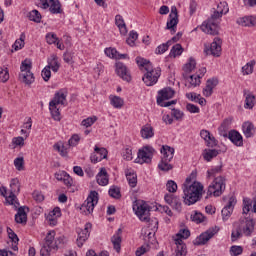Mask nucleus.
Returning a JSON list of instances; mask_svg holds the SVG:
<instances>
[{
  "label": "nucleus",
  "instance_id": "51",
  "mask_svg": "<svg viewBox=\"0 0 256 256\" xmlns=\"http://www.w3.org/2000/svg\"><path fill=\"white\" fill-rule=\"evenodd\" d=\"M53 147H54L55 151H59L61 157H67L69 152L67 151V147H65V145L56 143V144H54Z\"/></svg>",
  "mask_w": 256,
  "mask_h": 256
},
{
  "label": "nucleus",
  "instance_id": "31",
  "mask_svg": "<svg viewBox=\"0 0 256 256\" xmlns=\"http://www.w3.org/2000/svg\"><path fill=\"white\" fill-rule=\"evenodd\" d=\"M49 3L50 13H52L53 15H59L63 13V9H61V2H59V0H49Z\"/></svg>",
  "mask_w": 256,
  "mask_h": 256
},
{
  "label": "nucleus",
  "instance_id": "14",
  "mask_svg": "<svg viewBox=\"0 0 256 256\" xmlns=\"http://www.w3.org/2000/svg\"><path fill=\"white\" fill-rule=\"evenodd\" d=\"M11 192L8 198H6V201L9 203V205H14L15 209L19 208V202H17L15 199H17V196H15V193H19L20 186H19V180L17 178H14L11 180Z\"/></svg>",
  "mask_w": 256,
  "mask_h": 256
},
{
  "label": "nucleus",
  "instance_id": "21",
  "mask_svg": "<svg viewBox=\"0 0 256 256\" xmlns=\"http://www.w3.org/2000/svg\"><path fill=\"white\" fill-rule=\"evenodd\" d=\"M25 210L29 211V207L21 206L18 208L17 213L15 215L16 223H19L21 225L27 224V212Z\"/></svg>",
  "mask_w": 256,
  "mask_h": 256
},
{
  "label": "nucleus",
  "instance_id": "24",
  "mask_svg": "<svg viewBox=\"0 0 256 256\" xmlns=\"http://www.w3.org/2000/svg\"><path fill=\"white\" fill-rule=\"evenodd\" d=\"M123 233V230L119 228L115 235L112 236L111 241L113 248L115 249L116 253L121 252V235Z\"/></svg>",
  "mask_w": 256,
  "mask_h": 256
},
{
  "label": "nucleus",
  "instance_id": "36",
  "mask_svg": "<svg viewBox=\"0 0 256 256\" xmlns=\"http://www.w3.org/2000/svg\"><path fill=\"white\" fill-rule=\"evenodd\" d=\"M47 67H50V69H52V71H54V73H57V71H59V68L61 67V65L59 64V61L57 60V56L52 55V59L50 61H48Z\"/></svg>",
  "mask_w": 256,
  "mask_h": 256
},
{
  "label": "nucleus",
  "instance_id": "11",
  "mask_svg": "<svg viewBox=\"0 0 256 256\" xmlns=\"http://www.w3.org/2000/svg\"><path fill=\"white\" fill-rule=\"evenodd\" d=\"M219 233V226H214L212 228H209L202 234H200L195 240H194V245L199 246V245H205L207 244L215 235Z\"/></svg>",
  "mask_w": 256,
  "mask_h": 256
},
{
  "label": "nucleus",
  "instance_id": "34",
  "mask_svg": "<svg viewBox=\"0 0 256 256\" xmlns=\"http://www.w3.org/2000/svg\"><path fill=\"white\" fill-rule=\"evenodd\" d=\"M231 123H233V117L226 118L222 122L221 127L219 128L220 135H222V137H227V132L225 129H229Z\"/></svg>",
  "mask_w": 256,
  "mask_h": 256
},
{
  "label": "nucleus",
  "instance_id": "59",
  "mask_svg": "<svg viewBox=\"0 0 256 256\" xmlns=\"http://www.w3.org/2000/svg\"><path fill=\"white\" fill-rule=\"evenodd\" d=\"M191 220L194 221V223H203L205 216L201 214V212L195 211L194 215H191Z\"/></svg>",
  "mask_w": 256,
  "mask_h": 256
},
{
  "label": "nucleus",
  "instance_id": "19",
  "mask_svg": "<svg viewBox=\"0 0 256 256\" xmlns=\"http://www.w3.org/2000/svg\"><path fill=\"white\" fill-rule=\"evenodd\" d=\"M174 96H175V90H173V88L171 87H165L158 92L157 104L161 105L163 101L173 99Z\"/></svg>",
  "mask_w": 256,
  "mask_h": 256
},
{
  "label": "nucleus",
  "instance_id": "52",
  "mask_svg": "<svg viewBox=\"0 0 256 256\" xmlns=\"http://www.w3.org/2000/svg\"><path fill=\"white\" fill-rule=\"evenodd\" d=\"M9 81V70L7 68L0 67V82L7 83Z\"/></svg>",
  "mask_w": 256,
  "mask_h": 256
},
{
  "label": "nucleus",
  "instance_id": "29",
  "mask_svg": "<svg viewBox=\"0 0 256 256\" xmlns=\"http://www.w3.org/2000/svg\"><path fill=\"white\" fill-rule=\"evenodd\" d=\"M176 243V256L187 255V245L181 239H175Z\"/></svg>",
  "mask_w": 256,
  "mask_h": 256
},
{
  "label": "nucleus",
  "instance_id": "8",
  "mask_svg": "<svg viewBox=\"0 0 256 256\" xmlns=\"http://www.w3.org/2000/svg\"><path fill=\"white\" fill-rule=\"evenodd\" d=\"M20 69L22 73L19 75V79L22 83H25V85L35 83V76L33 75V72H31V61L24 60Z\"/></svg>",
  "mask_w": 256,
  "mask_h": 256
},
{
  "label": "nucleus",
  "instance_id": "45",
  "mask_svg": "<svg viewBox=\"0 0 256 256\" xmlns=\"http://www.w3.org/2000/svg\"><path fill=\"white\" fill-rule=\"evenodd\" d=\"M243 237V232L241 230V227H237L235 230L232 231L231 233V241L235 243V241H239Z\"/></svg>",
  "mask_w": 256,
  "mask_h": 256
},
{
  "label": "nucleus",
  "instance_id": "61",
  "mask_svg": "<svg viewBox=\"0 0 256 256\" xmlns=\"http://www.w3.org/2000/svg\"><path fill=\"white\" fill-rule=\"evenodd\" d=\"M243 204H244V206H243V213L245 215H247V213H249V211H251V207L253 205V202L251 201V199L245 198L243 200Z\"/></svg>",
  "mask_w": 256,
  "mask_h": 256
},
{
  "label": "nucleus",
  "instance_id": "40",
  "mask_svg": "<svg viewBox=\"0 0 256 256\" xmlns=\"http://www.w3.org/2000/svg\"><path fill=\"white\" fill-rule=\"evenodd\" d=\"M12 47L15 51H19V49H23V47H25V33L20 35V39L16 40Z\"/></svg>",
  "mask_w": 256,
  "mask_h": 256
},
{
  "label": "nucleus",
  "instance_id": "39",
  "mask_svg": "<svg viewBox=\"0 0 256 256\" xmlns=\"http://www.w3.org/2000/svg\"><path fill=\"white\" fill-rule=\"evenodd\" d=\"M110 103L115 109H121L124 105L123 99L119 96L112 97Z\"/></svg>",
  "mask_w": 256,
  "mask_h": 256
},
{
  "label": "nucleus",
  "instance_id": "32",
  "mask_svg": "<svg viewBox=\"0 0 256 256\" xmlns=\"http://www.w3.org/2000/svg\"><path fill=\"white\" fill-rule=\"evenodd\" d=\"M140 133H141L142 139H151L155 135V132H154L152 126L149 124L144 125L141 128Z\"/></svg>",
  "mask_w": 256,
  "mask_h": 256
},
{
  "label": "nucleus",
  "instance_id": "9",
  "mask_svg": "<svg viewBox=\"0 0 256 256\" xmlns=\"http://www.w3.org/2000/svg\"><path fill=\"white\" fill-rule=\"evenodd\" d=\"M52 251H57V245H55V231H49L45 237V243L43 244L40 255L50 256Z\"/></svg>",
  "mask_w": 256,
  "mask_h": 256
},
{
  "label": "nucleus",
  "instance_id": "33",
  "mask_svg": "<svg viewBox=\"0 0 256 256\" xmlns=\"http://www.w3.org/2000/svg\"><path fill=\"white\" fill-rule=\"evenodd\" d=\"M115 23L122 35H127V25H125V20H123V16L116 15Z\"/></svg>",
  "mask_w": 256,
  "mask_h": 256
},
{
  "label": "nucleus",
  "instance_id": "13",
  "mask_svg": "<svg viewBox=\"0 0 256 256\" xmlns=\"http://www.w3.org/2000/svg\"><path fill=\"white\" fill-rule=\"evenodd\" d=\"M153 153H155V149L151 146H145L143 149L138 151V160L137 163L143 165V163H151V159H153Z\"/></svg>",
  "mask_w": 256,
  "mask_h": 256
},
{
  "label": "nucleus",
  "instance_id": "1",
  "mask_svg": "<svg viewBox=\"0 0 256 256\" xmlns=\"http://www.w3.org/2000/svg\"><path fill=\"white\" fill-rule=\"evenodd\" d=\"M183 193L185 205H195L203 198V186L199 182H193L190 186L183 184Z\"/></svg>",
  "mask_w": 256,
  "mask_h": 256
},
{
  "label": "nucleus",
  "instance_id": "12",
  "mask_svg": "<svg viewBox=\"0 0 256 256\" xmlns=\"http://www.w3.org/2000/svg\"><path fill=\"white\" fill-rule=\"evenodd\" d=\"M179 24V14L177 12V7L172 6L171 12L169 14V18L166 24V29L171 32V35H175L177 33V25Z\"/></svg>",
  "mask_w": 256,
  "mask_h": 256
},
{
  "label": "nucleus",
  "instance_id": "16",
  "mask_svg": "<svg viewBox=\"0 0 256 256\" xmlns=\"http://www.w3.org/2000/svg\"><path fill=\"white\" fill-rule=\"evenodd\" d=\"M206 55H213V57H221V38H214L209 48L204 49Z\"/></svg>",
  "mask_w": 256,
  "mask_h": 256
},
{
  "label": "nucleus",
  "instance_id": "2",
  "mask_svg": "<svg viewBox=\"0 0 256 256\" xmlns=\"http://www.w3.org/2000/svg\"><path fill=\"white\" fill-rule=\"evenodd\" d=\"M160 153L162 157L158 164V168L160 171H171V169H173V165L170 163L173 161V157L175 156V148L169 145H163L160 149Z\"/></svg>",
  "mask_w": 256,
  "mask_h": 256
},
{
  "label": "nucleus",
  "instance_id": "42",
  "mask_svg": "<svg viewBox=\"0 0 256 256\" xmlns=\"http://www.w3.org/2000/svg\"><path fill=\"white\" fill-rule=\"evenodd\" d=\"M108 193L113 199H121V189L117 186H112Z\"/></svg>",
  "mask_w": 256,
  "mask_h": 256
},
{
  "label": "nucleus",
  "instance_id": "38",
  "mask_svg": "<svg viewBox=\"0 0 256 256\" xmlns=\"http://www.w3.org/2000/svg\"><path fill=\"white\" fill-rule=\"evenodd\" d=\"M255 67V60H251L246 65L242 67L243 75H251L253 73V69Z\"/></svg>",
  "mask_w": 256,
  "mask_h": 256
},
{
  "label": "nucleus",
  "instance_id": "47",
  "mask_svg": "<svg viewBox=\"0 0 256 256\" xmlns=\"http://www.w3.org/2000/svg\"><path fill=\"white\" fill-rule=\"evenodd\" d=\"M122 157L125 161H133V150L131 147H126L122 150Z\"/></svg>",
  "mask_w": 256,
  "mask_h": 256
},
{
  "label": "nucleus",
  "instance_id": "37",
  "mask_svg": "<svg viewBox=\"0 0 256 256\" xmlns=\"http://www.w3.org/2000/svg\"><path fill=\"white\" fill-rule=\"evenodd\" d=\"M183 53V46L181 44H175L170 50V57H179Z\"/></svg>",
  "mask_w": 256,
  "mask_h": 256
},
{
  "label": "nucleus",
  "instance_id": "60",
  "mask_svg": "<svg viewBox=\"0 0 256 256\" xmlns=\"http://www.w3.org/2000/svg\"><path fill=\"white\" fill-rule=\"evenodd\" d=\"M59 41V38H57V35L55 33H48L46 35V42L48 45H55Z\"/></svg>",
  "mask_w": 256,
  "mask_h": 256
},
{
  "label": "nucleus",
  "instance_id": "58",
  "mask_svg": "<svg viewBox=\"0 0 256 256\" xmlns=\"http://www.w3.org/2000/svg\"><path fill=\"white\" fill-rule=\"evenodd\" d=\"M104 53L110 59H117L118 51L115 48H111V47L110 48H106L104 50Z\"/></svg>",
  "mask_w": 256,
  "mask_h": 256
},
{
  "label": "nucleus",
  "instance_id": "25",
  "mask_svg": "<svg viewBox=\"0 0 256 256\" xmlns=\"http://www.w3.org/2000/svg\"><path fill=\"white\" fill-rule=\"evenodd\" d=\"M220 153H221V150L204 149L202 156L204 161H207L209 163L210 161H213V159H215V157H217Z\"/></svg>",
  "mask_w": 256,
  "mask_h": 256
},
{
  "label": "nucleus",
  "instance_id": "10",
  "mask_svg": "<svg viewBox=\"0 0 256 256\" xmlns=\"http://www.w3.org/2000/svg\"><path fill=\"white\" fill-rule=\"evenodd\" d=\"M225 177L224 176H218L216 177L212 185L208 187V194L214 195V197H220V195H223V191H225Z\"/></svg>",
  "mask_w": 256,
  "mask_h": 256
},
{
  "label": "nucleus",
  "instance_id": "20",
  "mask_svg": "<svg viewBox=\"0 0 256 256\" xmlns=\"http://www.w3.org/2000/svg\"><path fill=\"white\" fill-rule=\"evenodd\" d=\"M219 85V79L211 78L206 81V86L203 89L204 97H211L213 95V90Z\"/></svg>",
  "mask_w": 256,
  "mask_h": 256
},
{
  "label": "nucleus",
  "instance_id": "48",
  "mask_svg": "<svg viewBox=\"0 0 256 256\" xmlns=\"http://www.w3.org/2000/svg\"><path fill=\"white\" fill-rule=\"evenodd\" d=\"M254 105H255V96L253 94H247L245 99V108L253 109Z\"/></svg>",
  "mask_w": 256,
  "mask_h": 256
},
{
  "label": "nucleus",
  "instance_id": "6",
  "mask_svg": "<svg viewBox=\"0 0 256 256\" xmlns=\"http://www.w3.org/2000/svg\"><path fill=\"white\" fill-rule=\"evenodd\" d=\"M99 203V192L93 190L89 193L87 199L80 207V211L84 213V215H91L95 209V205Z\"/></svg>",
  "mask_w": 256,
  "mask_h": 256
},
{
  "label": "nucleus",
  "instance_id": "3",
  "mask_svg": "<svg viewBox=\"0 0 256 256\" xmlns=\"http://www.w3.org/2000/svg\"><path fill=\"white\" fill-rule=\"evenodd\" d=\"M67 102V94L63 91L56 92L54 98L49 103L50 113L54 121H61V112L57 105H65Z\"/></svg>",
  "mask_w": 256,
  "mask_h": 256
},
{
  "label": "nucleus",
  "instance_id": "23",
  "mask_svg": "<svg viewBox=\"0 0 256 256\" xmlns=\"http://www.w3.org/2000/svg\"><path fill=\"white\" fill-rule=\"evenodd\" d=\"M227 137L236 147H243V136L237 130H231Z\"/></svg>",
  "mask_w": 256,
  "mask_h": 256
},
{
  "label": "nucleus",
  "instance_id": "22",
  "mask_svg": "<svg viewBox=\"0 0 256 256\" xmlns=\"http://www.w3.org/2000/svg\"><path fill=\"white\" fill-rule=\"evenodd\" d=\"M241 231L245 237H251L253 235V231H255V222L253 219H248L245 221L244 225L239 226Z\"/></svg>",
  "mask_w": 256,
  "mask_h": 256
},
{
  "label": "nucleus",
  "instance_id": "64",
  "mask_svg": "<svg viewBox=\"0 0 256 256\" xmlns=\"http://www.w3.org/2000/svg\"><path fill=\"white\" fill-rule=\"evenodd\" d=\"M231 213H233V210L231 208L224 207L222 209V219L223 221H227L229 217H231Z\"/></svg>",
  "mask_w": 256,
  "mask_h": 256
},
{
  "label": "nucleus",
  "instance_id": "46",
  "mask_svg": "<svg viewBox=\"0 0 256 256\" xmlns=\"http://www.w3.org/2000/svg\"><path fill=\"white\" fill-rule=\"evenodd\" d=\"M189 79H190V85L188 86L189 88L199 87V85H201V75H191Z\"/></svg>",
  "mask_w": 256,
  "mask_h": 256
},
{
  "label": "nucleus",
  "instance_id": "41",
  "mask_svg": "<svg viewBox=\"0 0 256 256\" xmlns=\"http://www.w3.org/2000/svg\"><path fill=\"white\" fill-rule=\"evenodd\" d=\"M28 19L34 21V23H41V13L38 10H32L28 15Z\"/></svg>",
  "mask_w": 256,
  "mask_h": 256
},
{
  "label": "nucleus",
  "instance_id": "15",
  "mask_svg": "<svg viewBox=\"0 0 256 256\" xmlns=\"http://www.w3.org/2000/svg\"><path fill=\"white\" fill-rule=\"evenodd\" d=\"M164 201L167 203V205H170L174 211H177V213H181L183 206L181 203V198L174 194H166L164 196Z\"/></svg>",
  "mask_w": 256,
  "mask_h": 256
},
{
  "label": "nucleus",
  "instance_id": "57",
  "mask_svg": "<svg viewBox=\"0 0 256 256\" xmlns=\"http://www.w3.org/2000/svg\"><path fill=\"white\" fill-rule=\"evenodd\" d=\"M166 189L169 193H177V183L173 180H168L166 183Z\"/></svg>",
  "mask_w": 256,
  "mask_h": 256
},
{
  "label": "nucleus",
  "instance_id": "50",
  "mask_svg": "<svg viewBox=\"0 0 256 256\" xmlns=\"http://www.w3.org/2000/svg\"><path fill=\"white\" fill-rule=\"evenodd\" d=\"M176 237V239H181V241H183V239H189V237H191V231H189V229H180Z\"/></svg>",
  "mask_w": 256,
  "mask_h": 256
},
{
  "label": "nucleus",
  "instance_id": "53",
  "mask_svg": "<svg viewBox=\"0 0 256 256\" xmlns=\"http://www.w3.org/2000/svg\"><path fill=\"white\" fill-rule=\"evenodd\" d=\"M97 121V116H91L84 120H82L81 125L82 127H91Z\"/></svg>",
  "mask_w": 256,
  "mask_h": 256
},
{
  "label": "nucleus",
  "instance_id": "17",
  "mask_svg": "<svg viewBox=\"0 0 256 256\" xmlns=\"http://www.w3.org/2000/svg\"><path fill=\"white\" fill-rule=\"evenodd\" d=\"M89 227H91V223H87L84 229H81V228L76 229V233L78 235V238L76 239V243L78 247H83V245L85 244V241L89 239V235H90Z\"/></svg>",
  "mask_w": 256,
  "mask_h": 256
},
{
  "label": "nucleus",
  "instance_id": "56",
  "mask_svg": "<svg viewBox=\"0 0 256 256\" xmlns=\"http://www.w3.org/2000/svg\"><path fill=\"white\" fill-rule=\"evenodd\" d=\"M14 165L17 171H23L25 169V160L23 159V157H18L14 160Z\"/></svg>",
  "mask_w": 256,
  "mask_h": 256
},
{
  "label": "nucleus",
  "instance_id": "7",
  "mask_svg": "<svg viewBox=\"0 0 256 256\" xmlns=\"http://www.w3.org/2000/svg\"><path fill=\"white\" fill-rule=\"evenodd\" d=\"M133 211H135V214L139 217L140 221H144L145 223L151 221V207H149L148 203L144 201L136 202L133 205Z\"/></svg>",
  "mask_w": 256,
  "mask_h": 256
},
{
  "label": "nucleus",
  "instance_id": "5",
  "mask_svg": "<svg viewBox=\"0 0 256 256\" xmlns=\"http://www.w3.org/2000/svg\"><path fill=\"white\" fill-rule=\"evenodd\" d=\"M161 77V68H153V65L146 66V73L142 77V81H144L145 85L147 87H153V85H156L157 81H159V78Z\"/></svg>",
  "mask_w": 256,
  "mask_h": 256
},
{
  "label": "nucleus",
  "instance_id": "55",
  "mask_svg": "<svg viewBox=\"0 0 256 256\" xmlns=\"http://www.w3.org/2000/svg\"><path fill=\"white\" fill-rule=\"evenodd\" d=\"M95 153H97V155H99L98 157H100V160L103 161V159H107V149L105 148H99L98 146H95L94 148Z\"/></svg>",
  "mask_w": 256,
  "mask_h": 256
},
{
  "label": "nucleus",
  "instance_id": "28",
  "mask_svg": "<svg viewBox=\"0 0 256 256\" xmlns=\"http://www.w3.org/2000/svg\"><path fill=\"white\" fill-rule=\"evenodd\" d=\"M7 233L9 239L12 241V249L13 251H19V236L13 231V229L7 227Z\"/></svg>",
  "mask_w": 256,
  "mask_h": 256
},
{
  "label": "nucleus",
  "instance_id": "49",
  "mask_svg": "<svg viewBox=\"0 0 256 256\" xmlns=\"http://www.w3.org/2000/svg\"><path fill=\"white\" fill-rule=\"evenodd\" d=\"M216 11L218 13H221L222 15H227V13H229V5L227 4V2H220L217 5Z\"/></svg>",
  "mask_w": 256,
  "mask_h": 256
},
{
  "label": "nucleus",
  "instance_id": "35",
  "mask_svg": "<svg viewBox=\"0 0 256 256\" xmlns=\"http://www.w3.org/2000/svg\"><path fill=\"white\" fill-rule=\"evenodd\" d=\"M126 179L130 187L132 188L137 187V174L135 172L126 173Z\"/></svg>",
  "mask_w": 256,
  "mask_h": 256
},
{
  "label": "nucleus",
  "instance_id": "43",
  "mask_svg": "<svg viewBox=\"0 0 256 256\" xmlns=\"http://www.w3.org/2000/svg\"><path fill=\"white\" fill-rule=\"evenodd\" d=\"M219 173H223V165L216 166L210 170L207 171V177H215L216 175H219Z\"/></svg>",
  "mask_w": 256,
  "mask_h": 256
},
{
  "label": "nucleus",
  "instance_id": "30",
  "mask_svg": "<svg viewBox=\"0 0 256 256\" xmlns=\"http://www.w3.org/2000/svg\"><path fill=\"white\" fill-rule=\"evenodd\" d=\"M96 179H97L98 185H102V186L108 185L109 176H107V170L105 168H101Z\"/></svg>",
  "mask_w": 256,
  "mask_h": 256
},
{
  "label": "nucleus",
  "instance_id": "63",
  "mask_svg": "<svg viewBox=\"0 0 256 256\" xmlns=\"http://www.w3.org/2000/svg\"><path fill=\"white\" fill-rule=\"evenodd\" d=\"M243 253V247L241 246H231L230 248V255L231 256H238Z\"/></svg>",
  "mask_w": 256,
  "mask_h": 256
},
{
  "label": "nucleus",
  "instance_id": "54",
  "mask_svg": "<svg viewBox=\"0 0 256 256\" xmlns=\"http://www.w3.org/2000/svg\"><path fill=\"white\" fill-rule=\"evenodd\" d=\"M196 65H197V62L195 61V59L190 58L189 63L185 64L184 66L185 73H191L193 69H195Z\"/></svg>",
  "mask_w": 256,
  "mask_h": 256
},
{
  "label": "nucleus",
  "instance_id": "18",
  "mask_svg": "<svg viewBox=\"0 0 256 256\" xmlns=\"http://www.w3.org/2000/svg\"><path fill=\"white\" fill-rule=\"evenodd\" d=\"M116 73L118 76L121 77V79H123V81L131 83V72H129L127 66L122 62L116 63Z\"/></svg>",
  "mask_w": 256,
  "mask_h": 256
},
{
  "label": "nucleus",
  "instance_id": "27",
  "mask_svg": "<svg viewBox=\"0 0 256 256\" xmlns=\"http://www.w3.org/2000/svg\"><path fill=\"white\" fill-rule=\"evenodd\" d=\"M238 25L242 27H251L256 25V16H245L237 20Z\"/></svg>",
  "mask_w": 256,
  "mask_h": 256
},
{
  "label": "nucleus",
  "instance_id": "62",
  "mask_svg": "<svg viewBox=\"0 0 256 256\" xmlns=\"http://www.w3.org/2000/svg\"><path fill=\"white\" fill-rule=\"evenodd\" d=\"M42 79L44 81H49V79H51V66H46L43 70H42Z\"/></svg>",
  "mask_w": 256,
  "mask_h": 256
},
{
  "label": "nucleus",
  "instance_id": "26",
  "mask_svg": "<svg viewBox=\"0 0 256 256\" xmlns=\"http://www.w3.org/2000/svg\"><path fill=\"white\" fill-rule=\"evenodd\" d=\"M242 131L246 139H249L255 135V125L251 122H244L242 125Z\"/></svg>",
  "mask_w": 256,
  "mask_h": 256
},
{
  "label": "nucleus",
  "instance_id": "4",
  "mask_svg": "<svg viewBox=\"0 0 256 256\" xmlns=\"http://www.w3.org/2000/svg\"><path fill=\"white\" fill-rule=\"evenodd\" d=\"M221 17H223L221 12H218V10L214 11L211 17L201 25L202 31L208 35H219V26L215 21H217V19H221Z\"/></svg>",
  "mask_w": 256,
  "mask_h": 256
},
{
  "label": "nucleus",
  "instance_id": "44",
  "mask_svg": "<svg viewBox=\"0 0 256 256\" xmlns=\"http://www.w3.org/2000/svg\"><path fill=\"white\" fill-rule=\"evenodd\" d=\"M170 45H171V40H168L166 43L159 45L155 50L156 55H163V53H165V51L169 49Z\"/></svg>",
  "mask_w": 256,
  "mask_h": 256
}]
</instances>
